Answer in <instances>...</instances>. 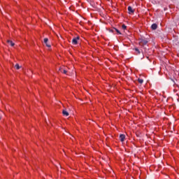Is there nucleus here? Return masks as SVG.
Segmentation results:
<instances>
[{"label": "nucleus", "mask_w": 179, "mask_h": 179, "mask_svg": "<svg viewBox=\"0 0 179 179\" xmlns=\"http://www.w3.org/2000/svg\"><path fill=\"white\" fill-rule=\"evenodd\" d=\"M148 41L146 39H143V38L140 39V44L141 45H146V44H148Z\"/></svg>", "instance_id": "nucleus-1"}, {"label": "nucleus", "mask_w": 179, "mask_h": 179, "mask_svg": "<svg viewBox=\"0 0 179 179\" xmlns=\"http://www.w3.org/2000/svg\"><path fill=\"white\" fill-rule=\"evenodd\" d=\"M43 42L45 43L46 47H48L49 48L51 47V45L48 44V39L47 38H44Z\"/></svg>", "instance_id": "nucleus-2"}, {"label": "nucleus", "mask_w": 179, "mask_h": 179, "mask_svg": "<svg viewBox=\"0 0 179 179\" xmlns=\"http://www.w3.org/2000/svg\"><path fill=\"white\" fill-rule=\"evenodd\" d=\"M119 138L120 142H124L125 141V134H120Z\"/></svg>", "instance_id": "nucleus-3"}, {"label": "nucleus", "mask_w": 179, "mask_h": 179, "mask_svg": "<svg viewBox=\"0 0 179 179\" xmlns=\"http://www.w3.org/2000/svg\"><path fill=\"white\" fill-rule=\"evenodd\" d=\"M128 10H129V15H131V13H134V12H135V10L134 9H132V7L131 6H129L128 7Z\"/></svg>", "instance_id": "nucleus-4"}, {"label": "nucleus", "mask_w": 179, "mask_h": 179, "mask_svg": "<svg viewBox=\"0 0 179 179\" xmlns=\"http://www.w3.org/2000/svg\"><path fill=\"white\" fill-rule=\"evenodd\" d=\"M78 40H79V37L73 38L72 40V44H78Z\"/></svg>", "instance_id": "nucleus-5"}, {"label": "nucleus", "mask_w": 179, "mask_h": 179, "mask_svg": "<svg viewBox=\"0 0 179 179\" xmlns=\"http://www.w3.org/2000/svg\"><path fill=\"white\" fill-rule=\"evenodd\" d=\"M59 71H60V72H63V73L64 74H66L68 73V71L65 69H63V67L59 69Z\"/></svg>", "instance_id": "nucleus-6"}, {"label": "nucleus", "mask_w": 179, "mask_h": 179, "mask_svg": "<svg viewBox=\"0 0 179 179\" xmlns=\"http://www.w3.org/2000/svg\"><path fill=\"white\" fill-rule=\"evenodd\" d=\"M62 114L63 115H65V117H68V111L66 110V108L62 110Z\"/></svg>", "instance_id": "nucleus-7"}, {"label": "nucleus", "mask_w": 179, "mask_h": 179, "mask_svg": "<svg viewBox=\"0 0 179 179\" xmlns=\"http://www.w3.org/2000/svg\"><path fill=\"white\" fill-rule=\"evenodd\" d=\"M151 29H152V30H156V29H157V24H152L151 25Z\"/></svg>", "instance_id": "nucleus-8"}, {"label": "nucleus", "mask_w": 179, "mask_h": 179, "mask_svg": "<svg viewBox=\"0 0 179 179\" xmlns=\"http://www.w3.org/2000/svg\"><path fill=\"white\" fill-rule=\"evenodd\" d=\"M8 44H9L11 47H13V45H15V43H13L12 41L10 40H8L7 41Z\"/></svg>", "instance_id": "nucleus-9"}, {"label": "nucleus", "mask_w": 179, "mask_h": 179, "mask_svg": "<svg viewBox=\"0 0 179 179\" xmlns=\"http://www.w3.org/2000/svg\"><path fill=\"white\" fill-rule=\"evenodd\" d=\"M116 31L118 34H121V32L120 31V30H118L117 28H114L113 29L110 30V31L114 32Z\"/></svg>", "instance_id": "nucleus-10"}, {"label": "nucleus", "mask_w": 179, "mask_h": 179, "mask_svg": "<svg viewBox=\"0 0 179 179\" xmlns=\"http://www.w3.org/2000/svg\"><path fill=\"white\" fill-rule=\"evenodd\" d=\"M134 50L137 52V54H141V50H139L138 48H135Z\"/></svg>", "instance_id": "nucleus-11"}, {"label": "nucleus", "mask_w": 179, "mask_h": 179, "mask_svg": "<svg viewBox=\"0 0 179 179\" xmlns=\"http://www.w3.org/2000/svg\"><path fill=\"white\" fill-rule=\"evenodd\" d=\"M69 138H70V139H71V141H73V139H75V138L73 137L72 134L69 133Z\"/></svg>", "instance_id": "nucleus-12"}, {"label": "nucleus", "mask_w": 179, "mask_h": 179, "mask_svg": "<svg viewBox=\"0 0 179 179\" xmlns=\"http://www.w3.org/2000/svg\"><path fill=\"white\" fill-rule=\"evenodd\" d=\"M14 68H16L17 69H20V66H19L18 64H16L14 66Z\"/></svg>", "instance_id": "nucleus-13"}, {"label": "nucleus", "mask_w": 179, "mask_h": 179, "mask_svg": "<svg viewBox=\"0 0 179 179\" xmlns=\"http://www.w3.org/2000/svg\"><path fill=\"white\" fill-rule=\"evenodd\" d=\"M138 83H141V85L143 83V79L138 78Z\"/></svg>", "instance_id": "nucleus-14"}, {"label": "nucleus", "mask_w": 179, "mask_h": 179, "mask_svg": "<svg viewBox=\"0 0 179 179\" xmlns=\"http://www.w3.org/2000/svg\"><path fill=\"white\" fill-rule=\"evenodd\" d=\"M122 28L123 29V30H125V29H127V27L125 24H122Z\"/></svg>", "instance_id": "nucleus-15"}, {"label": "nucleus", "mask_w": 179, "mask_h": 179, "mask_svg": "<svg viewBox=\"0 0 179 179\" xmlns=\"http://www.w3.org/2000/svg\"><path fill=\"white\" fill-rule=\"evenodd\" d=\"M63 152H64V155H66V152H65V150H63Z\"/></svg>", "instance_id": "nucleus-16"}, {"label": "nucleus", "mask_w": 179, "mask_h": 179, "mask_svg": "<svg viewBox=\"0 0 179 179\" xmlns=\"http://www.w3.org/2000/svg\"><path fill=\"white\" fill-rule=\"evenodd\" d=\"M69 33H70V32H69Z\"/></svg>", "instance_id": "nucleus-17"}, {"label": "nucleus", "mask_w": 179, "mask_h": 179, "mask_svg": "<svg viewBox=\"0 0 179 179\" xmlns=\"http://www.w3.org/2000/svg\"><path fill=\"white\" fill-rule=\"evenodd\" d=\"M0 120H1V117H0Z\"/></svg>", "instance_id": "nucleus-18"}]
</instances>
